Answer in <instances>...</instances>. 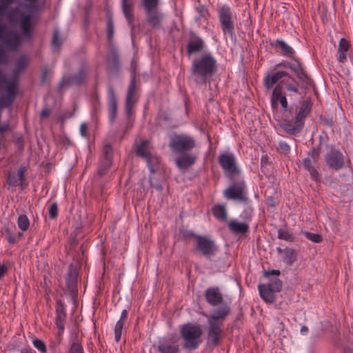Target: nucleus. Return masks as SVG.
Wrapping results in <instances>:
<instances>
[{"label":"nucleus","instance_id":"69168bd1","mask_svg":"<svg viewBox=\"0 0 353 353\" xmlns=\"http://www.w3.org/2000/svg\"><path fill=\"white\" fill-rule=\"evenodd\" d=\"M10 4H6V3H1L0 4V17L4 16L6 14L8 7Z\"/></svg>","mask_w":353,"mask_h":353},{"label":"nucleus","instance_id":"9b49d317","mask_svg":"<svg viewBox=\"0 0 353 353\" xmlns=\"http://www.w3.org/2000/svg\"><path fill=\"white\" fill-rule=\"evenodd\" d=\"M196 239V248L204 256L210 259L214 256L217 251V248L212 239L205 236H199L194 233H191Z\"/></svg>","mask_w":353,"mask_h":353},{"label":"nucleus","instance_id":"423d86ee","mask_svg":"<svg viewBox=\"0 0 353 353\" xmlns=\"http://www.w3.org/2000/svg\"><path fill=\"white\" fill-rule=\"evenodd\" d=\"M217 14L223 35L225 37L228 36L231 40H235L234 22L236 15L234 11L228 5L224 4L219 8Z\"/></svg>","mask_w":353,"mask_h":353},{"label":"nucleus","instance_id":"0e129e2a","mask_svg":"<svg viewBox=\"0 0 353 353\" xmlns=\"http://www.w3.org/2000/svg\"><path fill=\"white\" fill-rule=\"evenodd\" d=\"M88 125L86 123H83L81 124L80 133H81V136H83L84 137H87L88 136Z\"/></svg>","mask_w":353,"mask_h":353},{"label":"nucleus","instance_id":"1a4fd4ad","mask_svg":"<svg viewBox=\"0 0 353 353\" xmlns=\"http://www.w3.org/2000/svg\"><path fill=\"white\" fill-rule=\"evenodd\" d=\"M223 196L230 200L239 201L245 205L251 203L243 181L234 182L223 191Z\"/></svg>","mask_w":353,"mask_h":353},{"label":"nucleus","instance_id":"c756f323","mask_svg":"<svg viewBox=\"0 0 353 353\" xmlns=\"http://www.w3.org/2000/svg\"><path fill=\"white\" fill-rule=\"evenodd\" d=\"M350 45L349 41L345 38L341 39L339 43L337 52L339 54L338 61L343 64L347 61V52L349 50Z\"/></svg>","mask_w":353,"mask_h":353},{"label":"nucleus","instance_id":"680f3d73","mask_svg":"<svg viewBox=\"0 0 353 353\" xmlns=\"http://www.w3.org/2000/svg\"><path fill=\"white\" fill-rule=\"evenodd\" d=\"M196 10L197 12L199 13L198 19H199L202 17H205V14L208 13V10H206V8H205L204 6H198V7H196Z\"/></svg>","mask_w":353,"mask_h":353},{"label":"nucleus","instance_id":"a19ab883","mask_svg":"<svg viewBox=\"0 0 353 353\" xmlns=\"http://www.w3.org/2000/svg\"><path fill=\"white\" fill-rule=\"evenodd\" d=\"M106 31L108 40L110 43L112 41L114 32V23L112 17H109L107 19Z\"/></svg>","mask_w":353,"mask_h":353},{"label":"nucleus","instance_id":"6ab92c4d","mask_svg":"<svg viewBox=\"0 0 353 353\" xmlns=\"http://www.w3.org/2000/svg\"><path fill=\"white\" fill-rule=\"evenodd\" d=\"M20 29L24 39H31L32 37V15L31 14H23L20 17Z\"/></svg>","mask_w":353,"mask_h":353},{"label":"nucleus","instance_id":"37998d69","mask_svg":"<svg viewBox=\"0 0 353 353\" xmlns=\"http://www.w3.org/2000/svg\"><path fill=\"white\" fill-rule=\"evenodd\" d=\"M253 215V208L250 205V203L247 205L246 208L241 214V218L245 221H250Z\"/></svg>","mask_w":353,"mask_h":353},{"label":"nucleus","instance_id":"a878e982","mask_svg":"<svg viewBox=\"0 0 353 353\" xmlns=\"http://www.w3.org/2000/svg\"><path fill=\"white\" fill-rule=\"evenodd\" d=\"M312 102L310 97L306 98L301 104V106L296 114L297 119L305 122V118L309 115L312 110Z\"/></svg>","mask_w":353,"mask_h":353},{"label":"nucleus","instance_id":"f257e3e1","mask_svg":"<svg viewBox=\"0 0 353 353\" xmlns=\"http://www.w3.org/2000/svg\"><path fill=\"white\" fill-rule=\"evenodd\" d=\"M230 312V307L226 304L212 311L208 316L206 343L210 347H217L224 337L223 323Z\"/></svg>","mask_w":353,"mask_h":353},{"label":"nucleus","instance_id":"c03bdc74","mask_svg":"<svg viewBox=\"0 0 353 353\" xmlns=\"http://www.w3.org/2000/svg\"><path fill=\"white\" fill-rule=\"evenodd\" d=\"M32 345L41 353H47V346L43 340L34 339L32 341Z\"/></svg>","mask_w":353,"mask_h":353},{"label":"nucleus","instance_id":"bb28decb","mask_svg":"<svg viewBox=\"0 0 353 353\" xmlns=\"http://www.w3.org/2000/svg\"><path fill=\"white\" fill-rule=\"evenodd\" d=\"M316 164L314 163L310 158H305L303 161V166L308 171L311 179L315 181H319L321 179V175L316 166Z\"/></svg>","mask_w":353,"mask_h":353},{"label":"nucleus","instance_id":"603ef678","mask_svg":"<svg viewBox=\"0 0 353 353\" xmlns=\"http://www.w3.org/2000/svg\"><path fill=\"white\" fill-rule=\"evenodd\" d=\"M278 150L281 152H282L285 154H288L290 152V147L286 142L279 141Z\"/></svg>","mask_w":353,"mask_h":353},{"label":"nucleus","instance_id":"9d476101","mask_svg":"<svg viewBox=\"0 0 353 353\" xmlns=\"http://www.w3.org/2000/svg\"><path fill=\"white\" fill-rule=\"evenodd\" d=\"M136 154L146 161L150 172L154 174L156 171L155 167L159 163V158L151 152L150 142L148 140L142 141L137 148Z\"/></svg>","mask_w":353,"mask_h":353},{"label":"nucleus","instance_id":"f03ea898","mask_svg":"<svg viewBox=\"0 0 353 353\" xmlns=\"http://www.w3.org/2000/svg\"><path fill=\"white\" fill-rule=\"evenodd\" d=\"M196 145L194 139L184 134L176 135L171 139L169 146L176 154H179L176 164L180 169H187L195 163L197 155L190 152Z\"/></svg>","mask_w":353,"mask_h":353},{"label":"nucleus","instance_id":"c9c22d12","mask_svg":"<svg viewBox=\"0 0 353 353\" xmlns=\"http://www.w3.org/2000/svg\"><path fill=\"white\" fill-rule=\"evenodd\" d=\"M86 79V68L83 65L79 72L71 77L70 81L72 83L79 85L83 83Z\"/></svg>","mask_w":353,"mask_h":353},{"label":"nucleus","instance_id":"6e6d98bb","mask_svg":"<svg viewBox=\"0 0 353 353\" xmlns=\"http://www.w3.org/2000/svg\"><path fill=\"white\" fill-rule=\"evenodd\" d=\"M309 157L312 159V161H313L314 163H317L319 157V152L315 148H312L308 152Z\"/></svg>","mask_w":353,"mask_h":353},{"label":"nucleus","instance_id":"ea45409f","mask_svg":"<svg viewBox=\"0 0 353 353\" xmlns=\"http://www.w3.org/2000/svg\"><path fill=\"white\" fill-rule=\"evenodd\" d=\"M17 225L22 231H26L30 226V221L25 214H21L17 219Z\"/></svg>","mask_w":353,"mask_h":353},{"label":"nucleus","instance_id":"393cba45","mask_svg":"<svg viewBox=\"0 0 353 353\" xmlns=\"http://www.w3.org/2000/svg\"><path fill=\"white\" fill-rule=\"evenodd\" d=\"M271 46L275 49H279L283 57L293 58L296 55V52L293 48L283 40L276 39L271 43Z\"/></svg>","mask_w":353,"mask_h":353},{"label":"nucleus","instance_id":"58836bf2","mask_svg":"<svg viewBox=\"0 0 353 353\" xmlns=\"http://www.w3.org/2000/svg\"><path fill=\"white\" fill-rule=\"evenodd\" d=\"M26 2L29 3V4H24V7L32 12H39L43 9L44 3L39 4L37 3L38 0H24Z\"/></svg>","mask_w":353,"mask_h":353},{"label":"nucleus","instance_id":"5701e85b","mask_svg":"<svg viewBox=\"0 0 353 353\" xmlns=\"http://www.w3.org/2000/svg\"><path fill=\"white\" fill-rule=\"evenodd\" d=\"M108 101L109 110V120L110 123H113L117 117V101L112 87H109L108 90Z\"/></svg>","mask_w":353,"mask_h":353},{"label":"nucleus","instance_id":"0eeeda50","mask_svg":"<svg viewBox=\"0 0 353 353\" xmlns=\"http://www.w3.org/2000/svg\"><path fill=\"white\" fill-rule=\"evenodd\" d=\"M160 0H141L147 23L153 28L161 26L163 14L159 9Z\"/></svg>","mask_w":353,"mask_h":353},{"label":"nucleus","instance_id":"052dcab7","mask_svg":"<svg viewBox=\"0 0 353 353\" xmlns=\"http://www.w3.org/2000/svg\"><path fill=\"white\" fill-rule=\"evenodd\" d=\"M119 61V57L117 53V52L112 51L110 54V57L108 60V63H112L114 65H117Z\"/></svg>","mask_w":353,"mask_h":353},{"label":"nucleus","instance_id":"dca6fc26","mask_svg":"<svg viewBox=\"0 0 353 353\" xmlns=\"http://www.w3.org/2000/svg\"><path fill=\"white\" fill-rule=\"evenodd\" d=\"M304 121L295 117L294 119L284 118L280 123L281 128L289 135L299 134L304 127Z\"/></svg>","mask_w":353,"mask_h":353},{"label":"nucleus","instance_id":"f3484780","mask_svg":"<svg viewBox=\"0 0 353 353\" xmlns=\"http://www.w3.org/2000/svg\"><path fill=\"white\" fill-rule=\"evenodd\" d=\"M157 350L159 353H178L179 345L174 337H163L159 340Z\"/></svg>","mask_w":353,"mask_h":353},{"label":"nucleus","instance_id":"20e7f679","mask_svg":"<svg viewBox=\"0 0 353 353\" xmlns=\"http://www.w3.org/2000/svg\"><path fill=\"white\" fill-rule=\"evenodd\" d=\"M203 330L197 323H187L180 327V336L184 350H195L202 343Z\"/></svg>","mask_w":353,"mask_h":353},{"label":"nucleus","instance_id":"412c9836","mask_svg":"<svg viewBox=\"0 0 353 353\" xmlns=\"http://www.w3.org/2000/svg\"><path fill=\"white\" fill-rule=\"evenodd\" d=\"M0 40L5 47L12 50H16L20 44V37L19 34L12 30H8Z\"/></svg>","mask_w":353,"mask_h":353},{"label":"nucleus","instance_id":"de8ad7c7","mask_svg":"<svg viewBox=\"0 0 353 353\" xmlns=\"http://www.w3.org/2000/svg\"><path fill=\"white\" fill-rule=\"evenodd\" d=\"M304 236L310 241L314 242V243H321L323 241V238L321 235L316 234V233H312L310 232L305 231L303 232Z\"/></svg>","mask_w":353,"mask_h":353},{"label":"nucleus","instance_id":"39448f33","mask_svg":"<svg viewBox=\"0 0 353 353\" xmlns=\"http://www.w3.org/2000/svg\"><path fill=\"white\" fill-rule=\"evenodd\" d=\"M276 83H281L290 93L299 94L297 81L286 71H277L268 74L263 79V85L267 90H270ZM289 96H292L289 94Z\"/></svg>","mask_w":353,"mask_h":353},{"label":"nucleus","instance_id":"2f4dec72","mask_svg":"<svg viewBox=\"0 0 353 353\" xmlns=\"http://www.w3.org/2000/svg\"><path fill=\"white\" fill-rule=\"evenodd\" d=\"M30 61V57L23 54L19 57L15 62L14 74H18L23 71L29 65Z\"/></svg>","mask_w":353,"mask_h":353},{"label":"nucleus","instance_id":"49530a36","mask_svg":"<svg viewBox=\"0 0 353 353\" xmlns=\"http://www.w3.org/2000/svg\"><path fill=\"white\" fill-rule=\"evenodd\" d=\"M274 292H279L282 290V282L280 279H276L267 285Z\"/></svg>","mask_w":353,"mask_h":353},{"label":"nucleus","instance_id":"a18cd8bd","mask_svg":"<svg viewBox=\"0 0 353 353\" xmlns=\"http://www.w3.org/2000/svg\"><path fill=\"white\" fill-rule=\"evenodd\" d=\"M278 238L288 242L294 241V236L292 233L282 229L278 230Z\"/></svg>","mask_w":353,"mask_h":353},{"label":"nucleus","instance_id":"cd10ccee","mask_svg":"<svg viewBox=\"0 0 353 353\" xmlns=\"http://www.w3.org/2000/svg\"><path fill=\"white\" fill-rule=\"evenodd\" d=\"M230 232L236 234H245L249 230V225L245 222H238L236 220H231L228 224Z\"/></svg>","mask_w":353,"mask_h":353},{"label":"nucleus","instance_id":"774afa93","mask_svg":"<svg viewBox=\"0 0 353 353\" xmlns=\"http://www.w3.org/2000/svg\"><path fill=\"white\" fill-rule=\"evenodd\" d=\"M6 60V52L2 46H0V63H3Z\"/></svg>","mask_w":353,"mask_h":353},{"label":"nucleus","instance_id":"b1692460","mask_svg":"<svg viewBox=\"0 0 353 353\" xmlns=\"http://www.w3.org/2000/svg\"><path fill=\"white\" fill-rule=\"evenodd\" d=\"M203 48V40L199 37L192 34L186 46L187 54L190 56L192 54L202 51Z\"/></svg>","mask_w":353,"mask_h":353},{"label":"nucleus","instance_id":"864d4df0","mask_svg":"<svg viewBox=\"0 0 353 353\" xmlns=\"http://www.w3.org/2000/svg\"><path fill=\"white\" fill-rule=\"evenodd\" d=\"M61 46V41L59 33L57 30L54 31L52 40V46L53 48H59Z\"/></svg>","mask_w":353,"mask_h":353},{"label":"nucleus","instance_id":"a211bd4d","mask_svg":"<svg viewBox=\"0 0 353 353\" xmlns=\"http://www.w3.org/2000/svg\"><path fill=\"white\" fill-rule=\"evenodd\" d=\"M204 296L207 303L212 306H216L223 303V295L218 287H210L205 290Z\"/></svg>","mask_w":353,"mask_h":353},{"label":"nucleus","instance_id":"3c124183","mask_svg":"<svg viewBox=\"0 0 353 353\" xmlns=\"http://www.w3.org/2000/svg\"><path fill=\"white\" fill-rule=\"evenodd\" d=\"M113 150L110 144H105L103 148V158L112 159Z\"/></svg>","mask_w":353,"mask_h":353},{"label":"nucleus","instance_id":"4c0bfd02","mask_svg":"<svg viewBox=\"0 0 353 353\" xmlns=\"http://www.w3.org/2000/svg\"><path fill=\"white\" fill-rule=\"evenodd\" d=\"M7 96L14 99L17 94V82L14 80L6 82Z\"/></svg>","mask_w":353,"mask_h":353},{"label":"nucleus","instance_id":"4d7b16f0","mask_svg":"<svg viewBox=\"0 0 353 353\" xmlns=\"http://www.w3.org/2000/svg\"><path fill=\"white\" fill-rule=\"evenodd\" d=\"M17 179H18V181H20V185L21 187V189H23L24 188V186H23V182L25 181L26 180V177H25V168H20L17 172Z\"/></svg>","mask_w":353,"mask_h":353},{"label":"nucleus","instance_id":"6e6552de","mask_svg":"<svg viewBox=\"0 0 353 353\" xmlns=\"http://www.w3.org/2000/svg\"><path fill=\"white\" fill-rule=\"evenodd\" d=\"M218 163L225 175L230 179H233L235 175L240 173L236 157L232 152L224 151L221 152L218 157Z\"/></svg>","mask_w":353,"mask_h":353},{"label":"nucleus","instance_id":"c85d7f7f","mask_svg":"<svg viewBox=\"0 0 353 353\" xmlns=\"http://www.w3.org/2000/svg\"><path fill=\"white\" fill-rule=\"evenodd\" d=\"M259 292L261 299L268 303H272L275 301V293L265 284L258 285Z\"/></svg>","mask_w":353,"mask_h":353},{"label":"nucleus","instance_id":"2eb2a0df","mask_svg":"<svg viewBox=\"0 0 353 353\" xmlns=\"http://www.w3.org/2000/svg\"><path fill=\"white\" fill-rule=\"evenodd\" d=\"M136 75L135 72L133 71L131 73L130 81L128 85L125 103V109L128 116H130L132 110L133 105L136 103L135 92H136Z\"/></svg>","mask_w":353,"mask_h":353},{"label":"nucleus","instance_id":"13d9d810","mask_svg":"<svg viewBox=\"0 0 353 353\" xmlns=\"http://www.w3.org/2000/svg\"><path fill=\"white\" fill-rule=\"evenodd\" d=\"M8 183L11 186H16L18 185V179L14 173H9L8 175Z\"/></svg>","mask_w":353,"mask_h":353},{"label":"nucleus","instance_id":"e433bc0d","mask_svg":"<svg viewBox=\"0 0 353 353\" xmlns=\"http://www.w3.org/2000/svg\"><path fill=\"white\" fill-rule=\"evenodd\" d=\"M112 159H103L101 160L99 168H98V173L99 175L103 176L104 175L107 171L110 169V168L112 165Z\"/></svg>","mask_w":353,"mask_h":353},{"label":"nucleus","instance_id":"473e14b6","mask_svg":"<svg viewBox=\"0 0 353 353\" xmlns=\"http://www.w3.org/2000/svg\"><path fill=\"white\" fill-rule=\"evenodd\" d=\"M212 212L214 216L220 221H225L227 220V210L224 205L217 204L212 207Z\"/></svg>","mask_w":353,"mask_h":353},{"label":"nucleus","instance_id":"79ce46f5","mask_svg":"<svg viewBox=\"0 0 353 353\" xmlns=\"http://www.w3.org/2000/svg\"><path fill=\"white\" fill-rule=\"evenodd\" d=\"M125 321L119 319L114 327V339L117 342H119L121 340L122 330L124 327Z\"/></svg>","mask_w":353,"mask_h":353},{"label":"nucleus","instance_id":"f8f14e48","mask_svg":"<svg viewBox=\"0 0 353 353\" xmlns=\"http://www.w3.org/2000/svg\"><path fill=\"white\" fill-rule=\"evenodd\" d=\"M325 161L329 168L339 171L345 166V157L338 149L332 148L325 155Z\"/></svg>","mask_w":353,"mask_h":353},{"label":"nucleus","instance_id":"8fccbe9b","mask_svg":"<svg viewBox=\"0 0 353 353\" xmlns=\"http://www.w3.org/2000/svg\"><path fill=\"white\" fill-rule=\"evenodd\" d=\"M14 101V99L8 97L3 96L0 97V108H8L12 105Z\"/></svg>","mask_w":353,"mask_h":353},{"label":"nucleus","instance_id":"4be33fe9","mask_svg":"<svg viewBox=\"0 0 353 353\" xmlns=\"http://www.w3.org/2000/svg\"><path fill=\"white\" fill-rule=\"evenodd\" d=\"M297 78L300 81V84L298 83L300 93L296 94L301 96L303 98L308 91L314 87V83L305 72Z\"/></svg>","mask_w":353,"mask_h":353},{"label":"nucleus","instance_id":"e2e57ef3","mask_svg":"<svg viewBox=\"0 0 353 353\" xmlns=\"http://www.w3.org/2000/svg\"><path fill=\"white\" fill-rule=\"evenodd\" d=\"M49 75H50V71L48 70V69L46 68H43L41 77V80L43 83H47V81L48 80Z\"/></svg>","mask_w":353,"mask_h":353},{"label":"nucleus","instance_id":"4468645a","mask_svg":"<svg viewBox=\"0 0 353 353\" xmlns=\"http://www.w3.org/2000/svg\"><path fill=\"white\" fill-rule=\"evenodd\" d=\"M55 312V325L58 329V335L61 336L65 330V321L67 316L66 306L65 303L61 299H58L56 301Z\"/></svg>","mask_w":353,"mask_h":353},{"label":"nucleus","instance_id":"aec40b11","mask_svg":"<svg viewBox=\"0 0 353 353\" xmlns=\"http://www.w3.org/2000/svg\"><path fill=\"white\" fill-rule=\"evenodd\" d=\"M78 275L79 269L77 265L70 264L68 267L65 283L67 289L71 292H73L77 290Z\"/></svg>","mask_w":353,"mask_h":353},{"label":"nucleus","instance_id":"ddd939ff","mask_svg":"<svg viewBox=\"0 0 353 353\" xmlns=\"http://www.w3.org/2000/svg\"><path fill=\"white\" fill-rule=\"evenodd\" d=\"M271 106L272 108H276L278 103H280L284 112L288 110V102L285 94L283 92V85L278 83L274 88L270 99Z\"/></svg>","mask_w":353,"mask_h":353},{"label":"nucleus","instance_id":"338daca9","mask_svg":"<svg viewBox=\"0 0 353 353\" xmlns=\"http://www.w3.org/2000/svg\"><path fill=\"white\" fill-rule=\"evenodd\" d=\"M265 276H279L280 275V271L278 270H272L270 271H265L264 272Z\"/></svg>","mask_w":353,"mask_h":353},{"label":"nucleus","instance_id":"7c9ffc66","mask_svg":"<svg viewBox=\"0 0 353 353\" xmlns=\"http://www.w3.org/2000/svg\"><path fill=\"white\" fill-rule=\"evenodd\" d=\"M122 11L130 26H132L134 22V10L131 0H121Z\"/></svg>","mask_w":353,"mask_h":353},{"label":"nucleus","instance_id":"bf43d9fd","mask_svg":"<svg viewBox=\"0 0 353 353\" xmlns=\"http://www.w3.org/2000/svg\"><path fill=\"white\" fill-rule=\"evenodd\" d=\"M70 353H83V347L79 343H73L70 347Z\"/></svg>","mask_w":353,"mask_h":353},{"label":"nucleus","instance_id":"f704fd0d","mask_svg":"<svg viewBox=\"0 0 353 353\" xmlns=\"http://www.w3.org/2000/svg\"><path fill=\"white\" fill-rule=\"evenodd\" d=\"M290 59L291 61L289 65V69L294 72L296 77H298L303 73H304L305 71L303 67L302 66L301 62L297 59H296L295 57Z\"/></svg>","mask_w":353,"mask_h":353},{"label":"nucleus","instance_id":"09e8293b","mask_svg":"<svg viewBox=\"0 0 353 353\" xmlns=\"http://www.w3.org/2000/svg\"><path fill=\"white\" fill-rule=\"evenodd\" d=\"M58 212L59 210L57 203L54 202L50 204L48 208L49 217L52 219H56L58 216Z\"/></svg>","mask_w":353,"mask_h":353},{"label":"nucleus","instance_id":"72a5a7b5","mask_svg":"<svg viewBox=\"0 0 353 353\" xmlns=\"http://www.w3.org/2000/svg\"><path fill=\"white\" fill-rule=\"evenodd\" d=\"M297 254L292 248H286L284 249L283 260L288 265H292L296 260Z\"/></svg>","mask_w":353,"mask_h":353},{"label":"nucleus","instance_id":"7ed1b4c3","mask_svg":"<svg viewBox=\"0 0 353 353\" xmlns=\"http://www.w3.org/2000/svg\"><path fill=\"white\" fill-rule=\"evenodd\" d=\"M216 69V61L210 53L194 59L191 65V76L196 85L207 83Z\"/></svg>","mask_w":353,"mask_h":353},{"label":"nucleus","instance_id":"5fc2aeb1","mask_svg":"<svg viewBox=\"0 0 353 353\" xmlns=\"http://www.w3.org/2000/svg\"><path fill=\"white\" fill-rule=\"evenodd\" d=\"M5 232L7 235V241L10 244H14L17 242L16 236L12 232L10 229L6 228Z\"/></svg>","mask_w":353,"mask_h":353}]
</instances>
